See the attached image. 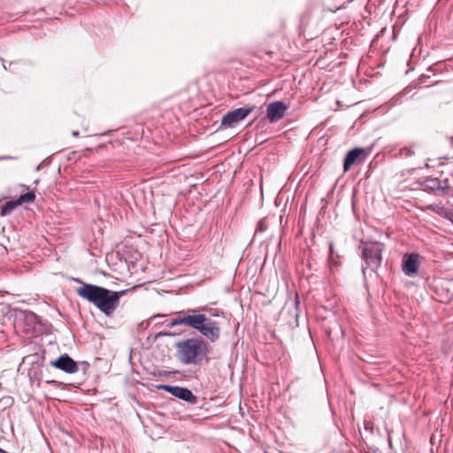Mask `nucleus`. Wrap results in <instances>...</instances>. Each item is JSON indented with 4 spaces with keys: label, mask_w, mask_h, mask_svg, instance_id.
<instances>
[{
    "label": "nucleus",
    "mask_w": 453,
    "mask_h": 453,
    "mask_svg": "<svg viewBox=\"0 0 453 453\" xmlns=\"http://www.w3.org/2000/svg\"><path fill=\"white\" fill-rule=\"evenodd\" d=\"M129 289L111 291L96 285L82 283V286L76 289V293L81 298L93 303L105 316L113 314L119 304V299L125 296Z\"/></svg>",
    "instance_id": "nucleus-1"
},
{
    "label": "nucleus",
    "mask_w": 453,
    "mask_h": 453,
    "mask_svg": "<svg viewBox=\"0 0 453 453\" xmlns=\"http://www.w3.org/2000/svg\"><path fill=\"white\" fill-rule=\"evenodd\" d=\"M176 357L183 365H199L208 353V344L202 338H188L175 344Z\"/></svg>",
    "instance_id": "nucleus-2"
},
{
    "label": "nucleus",
    "mask_w": 453,
    "mask_h": 453,
    "mask_svg": "<svg viewBox=\"0 0 453 453\" xmlns=\"http://www.w3.org/2000/svg\"><path fill=\"white\" fill-rule=\"evenodd\" d=\"M191 328L197 330L203 336L211 342H217L220 337L219 324L206 315L192 311Z\"/></svg>",
    "instance_id": "nucleus-3"
},
{
    "label": "nucleus",
    "mask_w": 453,
    "mask_h": 453,
    "mask_svg": "<svg viewBox=\"0 0 453 453\" xmlns=\"http://www.w3.org/2000/svg\"><path fill=\"white\" fill-rule=\"evenodd\" d=\"M383 248L384 245L379 242H369L364 243L362 249V257L365 264L362 266L364 273L368 268L374 272L380 265Z\"/></svg>",
    "instance_id": "nucleus-4"
},
{
    "label": "nucleus",
    "mask_w": 453,
    "mask_h": 453,
    "mask_svg": "<svg viewBox=\"0 0 453 453\" xmlns=\"http://www.w3.org/2000/svg\"><path fill=\"white\" fill-rule=\"evenodd\" d=\"M157 388L159 390L168 392L172 395L188 403L196 404L197 403V397L188 388L179 386H170L165 384L157 385Z\"/></svg>",
    "instance_id": "nucleus-5"
},
{
    "label": "nucleus",
    "mask_w": 453,
    "mask_h": 453,
    "mask_svg": "<svg viewBox=\"0 0 453 453\" xmlns=\"http://www.w3.org/2000/svg\"><path fill=\"white\" fill-rule=\"evenodd\" d=\"M254 106L242 107L227 112L221 120V126L234 127L238 122L244 119L254 110Z\"/></svg>",
    "instance_id": "nucleus-6"
},
{
    "label": "nucleus",
    "mask_w": 453,
    "mask_h": 453,
    "mask_svg": "<svg viewBox=\"0 0 453 453\" xmlns=\"http://www.w3.org/2000/svg\"><path fill=\"white\" fill-rule=\"evenodd\" d=\"M288 105L282 101H274L267 105L266 116L270 123H275L281 119L287 111Z\"/></svg>",
    "instance_id": "nucleus-7"
},
{
    "label": "nucleus",
    "mask_w": 453,
    "mask_h": 453,
    "mask_svg": "<svg viewBox=\"0 0 453 453\" xmlns=\"http://www.w3.org/2000/svg\"><path fill=\"white\" fill-rule=\"evenodd\" d=\"M50 365L71 374L77 372L79 370L78 364L67 354H64L56 360L51 361Z\"/></svg>",
    "instance_id": "nucleus-8"
},
{
    "label": "nucleus",
    "mask_w": 453,
    "mask_h": 453,
    "mask_svg": "<svg viewBox=\"0 0 453 453\" xmlns=\"http://www.w3.org/2000/svg\"><path fill=\"white\" fill-rule=\"evenodd\" d=\"M419 255L416 253L406 254L403 258L402 270L407 276L417 274L418 270Z\"/></svg>",
    "instance_id": "nucleus-9"
},
{
    "label": "nucleus",
    "mask_w": 453,
    "mask_h": 453,
    "mask_svg": "<svg viewBox=\"0 0 453 453\" xmlns=\"http://www.w3.org/2000/svg\"><path fill=\"white\" fill-rule=\"evenodd\" d=\"M365 155V150L361 148H355L349 150L345 158L343 164L344 172L349 170V168L362 157Z\"/></svg>",
    "instance_id": "nucleus-10"
},
{
    "label": "nucleus",
    "mask_w": 453,
    "mask_h": 453,
    "mask_svg": "<svg viewBox=\"0 0 453 453\" xmlns=\"http://www.w3.org/2000/svg\"><path fill=\"white\" fill-rule=\"evenodd\" d=\"M192 311L193 310H188L187 311H183L181 316H179L178 318L173 319L171 322H169L168 326L173 327L183 325L191 327Z\"/></svg>",
    "instance_id": "nucleus-11"
},
{
    "label": "nucleus",
    "mask_w": 453,
    "mask_h": 453,
    "mask_svg": "<svg viewBox=\"0 0 453 453\" xmlns=\"http://www.w3.org/2000/svg\"><path fill=\"white\" fill-rule=\"evenodd\" d=\"M24 322L27 326L25 330L27 333H34L36 330V326L39 324L38 317L33 312H27L24 315Z\"/></svg>",
    "instance_id": "nucleus-12"
},
{
    "label": "nucleus",
    "mask_w": 453,
    "mask_h": 453,
    "mask_svg": "<svg viewBox=\"0 0 453 453\" xmlns=\"http://www.w3.org/2000/svg\"><path fill=\"white\" fill-rule=\"evenodd\" d=\"M19 201L17 200H11L6 202L3 206L1 210V216L4 217L12 212V211L19 206Z\"/></svg>",
    "instance_id": "nucleus-13"
},
{
    "label": "nucleus",
    "mask_w": 453,
    "mask_h": 453,
    "mask_svg": "<svg viewBox=\"0 0 453 453\" xmlns=\"http://www.w3.org/2000/svg\"><path fill=\"white\" fill-rule=\"evenodd\" d=\"M35 199V195L34 192H27L26 194L21 195L19 198V205L24 203H32Z\"/></svg>",
    "instance_id": "nucleus-14"
},
{
    "label": "nucleus",
    "mask_w": 453,
    "mask_h": 453,
    "mask_svg": "<svg viewBox=\"0 0 453 453\" xmlns=\"http://www.w3.org/2000/svg\"><path fill=\"white\" fill-rule=\"evenodd\" d=\"M428 182L430 183V185H429L430 188H437V189L443 188L441 187V181L438 179L429 180Z\"/></svg>",
    "instance_id": "nucleus-15"
},
{
    "label": "nucleus",
    "mask_w": 453,
    "mask_h": 453,
    "mask_svg": "<svg viewBox=\"0 0 453 453\" xmlns=\"http://www.w3.org/2000/svg\"><path fill=\"white\" fill-rule=\"evenodd\" d=\"M264 230H265L264 223L261 221V222H259V223H258V225H257V231H261V232H262V231H264Z\"/></svg>",
    "instance_id": "nucleus-16"
},
{
    "label": "nucleus",
    "mask_w": 453,
    "mask_h": 453,
    "mask_svg": "<svg viewBox=\"0 0 453 453\" xmlns=\"http://www.w3.org/2000/svg\"><path fill=\"white\" fill-rule=\"evenodd\" d=\"M329 249H330V253H331V255H332V254H333V252H334V250H333V249H334V244H333V242H330V244H329Z\"/></svg>",
    "instance_id": "nucleus-17"
},
{
    "label": "nucleus",
    "mask_w": 453,
    "mask_h": 453,
    "mask_svg": "<svg viewBox=\"0 0 453 453\" xmlns=\"http://www.w3.org/2000/svg\"><path fill=\"white\" fill-rule=\"evenodd\" d=\"M73 134L74 136H77V135L79 134V132H78V131H74V132L73 133Z\"/></svg>",
    "instance_id": "nucleus-18"
},
{
    "label": "nucleus",
    "mask_w": 453,
    "mask_h": 453,
    "mask_svg": "<svg viewBox=\"0 0 453 453\" xmlns=\"http://www.w3.org/2000/svg\"><path fill=\"white\" fill-rule=\"evenodd\" d=\"M46 382L47 383H54L55 381L54 380H47Z\"/></svg>",
    "instance_id": "nucleus-19"
},
{
    "label": "nucleus",
    "mask_w": 453,
    "mask_h": 453,
    "mask_svg": "<svg viewBox=\"0 0 453 453\" xmlns=\"http://www.w3.org/2000/svg\"><path fill=\"white\" fill-rule=\"evenodd\" d=\"M0 453H7V452L3 450L2 449H0Z\"/></svg>",
    "instance_id": "nucleus-20"
}]
</instances>
